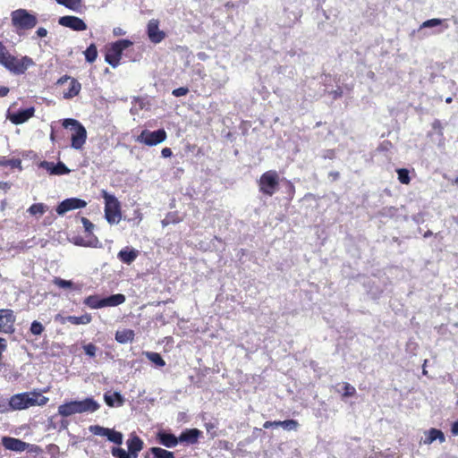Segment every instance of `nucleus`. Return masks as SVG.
Instances as JSON below:
<instances>
[{
	"instance_id": "nucleus-2",
	"label": "nucleus",
	"mask_w": 458,
	"mask_h": 458,
	"mask_svg": "<svg viewBox=\"0 0 458 458\" xmlns=\"http://www.w3.org/2000/svg\"><path fill=\"white\" fill-rule=\"evenodd\" d=\"M49 399L41 394L38 390L16 394L9 399L11 411L26 410L32 406H44Z\"/></svg>"
},
{
	"instance_id": "nucleus-63",
	"label": "nucleus",
	"mask_w": 458,
	"mask_h": 458,
	"mask_svg": "<svg viewBox=\"0 0 458 458\" xmlns=\"http://www.w3.org/2000/svg\"><path fill=\"white\" fill-rule=\"evenodd\" d=\"M168 223H169V222H165V220H164V221H162V224H163L164 225H167Z\"/></svg>"
},
{
	"instance_id": "nucleus-52",
	"label": "nucleus",
	"mask_w": 458,
	"mask_h": 458,
	"mask_svg": "<svg viewBox=\"0 0 458 458\" xmlns=\"http://www.w3.org/2000/svg\"><path fill=\"white\" fill-rule=\"evenodd\" d=\"M328 176L331 178L332 181L335 182L339 179L340 174H339V172L332 171L329 173Z\"/></svg>"
},
{
	"instance_id": "nucleus-10",
	"label": "nucleus",
	"mask_w": 458,
	"mask_h": 458,
	"mask_svg": "<svg viewBox=\"0 0 458 458\" xmlns=\"http://www.w3.org/2000/svg\"><path fill=\"white\" fill-rule=\"evenodd\" d=\"M81 221L84 226L87 240L81 239L77 241L76 243L84 247H97L98 243V239L93 233V230L95 227L94 224L84 216L81 217Z\"/></svg>"
},
{
	"instance_id": "nucleus-45",
	"label": "nucleus",
	"mask_w": 458,
	"mask_h": 458,
	"mask_svg": "<svg viewBox=\"0 0 458 458\" xmlns=\"http://www.w3.org/2000/svg\"><path fill=\"white\" fill-rule=\"evenodd\" d=\"M83 349L87 355H89V357H95L97 352V347L95 344L89 343L84 345Z\"/></svg>"
},
{
	"instance_id": "nucleus-60",
	"label": "nucleus",
	"mask_w": 458,
	"mask_h": 458,
	"mask_svg": "<svg viewBox=\"0 0 458 458\" xmlns=\"http://www.w3.org/2000/svg\"><path fill=\"white\" fill-rule=\"evenodd\" d=\"M432 234V232L431 231H427L425 233H424V237L427 238L428 236H430Z\"/></svg>"
},
{
	"instance_id": "nucleus-44",
	"label": "nucleus",
	"mask_w": 458,
	"mask_h": 458,
	"mask_svg": "<svg viewBox=\"0 0 458 458\" xmlns=\"http://www.w3.org/2000/svg\"><path fill=\"white\" fill-rule=\"evenodd\" d=\"M443 20L441 19H430V20H428V21H425L420 28H431V27H435V26H437V25H441L443 23Z\"/></svg>"
},
{
	"instance_id": "nucleus-59",
	"label": "nucleus",
	"mask_w": 458,
	"mask_h": 458,
	"mask_svg": "<svg viewBox=\"0 0 458 458\" xmlns=\"http://www.w3.org/2000/svg\"><path fill=\"white\" fill-rule=\"evenodd\" d=\"M452 102H453V98L448 97V98H445V103L450 104Z\"/></svg>"
},
{
	"instance_id": "nucleus-32",
	"label": "nucleus",
	"mask_w": 458,
	"mask_h": 458,
	"mask_svg": "<svg viewBox=\"0 0 458 458\" xmlns=\"http://www.w3.org/2000/svg\"><path fill=\"white\" fill-rule=\"evenodd\" d=\"M153 458H175L174 454L161 447H152L150 449Z\"/></svg>"
},
{
	"instance_id": "nucleus-62",
	"label": "nucleus",
	"mask_w": 458,
	"mask_h": 458,
	"mask_svg": "<svg viewBox=\"0 0 458 458\" xmlns=\"http://www.w3.org/2000/svg\"><path fill=\"white\" fill-rule=\"evenodd\" d=\"M439 123H440L439 121H435L433 123L434 128H436V124H439Z\"/></svg>"
},
{
	"instance_id": "nucleus-58",
	"label": "nucleus",
	"mask_w": 458,
	"mask_h": 458,
	"mask_svg": "<svg viewBox=\"0 0 458 458\" xmlns=\"http://www.w3.org/2000/svg\"><path fill=\"white\" fill-rule=\"evenodd\" d=\"M229 445H230V443H229V442H227V441H224V448H225V449H229V448H230V447H229Z\"/></svg>"
},
{
	"instance_id": "nucleus-21",
	"label": "nucleus",
	"mask_w": 458,
	"mask_h": 458,
	"mask_svg": "<svg viewBox=\"0 0 458 458\" xmlns=\"http://www.w3.org/2000/svg\"><path fill=\"white\" fill-rule=\"evenodd\" d=\"M78 412H94L98 411L100 405L91 397H88L82 401H76Z\"/></svg>"
},
{
	"instance_id": "nucleus-11",
	"label": "nucleus",
	"mask_w": 458,
	"mask_h": 458,
	"mask_svg": "<svg viewBox=\"0 0 458 458\" xmlns=\"http://www.w3.org/2000/svg\"><path fill=\"white\" fill-rule=\"evenodd\" d=\"M15 319L13 310L10 309L0 310V332L13 334Z\"/></svg>"
},
{
	"instance_id": "nucleus-13",
	"label": "nucleus",
	"mask_w": 458,
	"mask_h": 458,
	"mask_svg": "<svg viewBox=\"0 0 458 458\" xmlns=\"http://www.w3.org/2000/svg\"><path fill=\"white\" fill-rule=\"evenodd\" d=\"M87 206V202L84 199L78 198H70L63 200L56 207V212L62 216L66 212L73 209L82 208Z\"/></svg>"
},
{
	"instance_id": "nucleus-3",
	"label": "nucleus",
	"mask_w": 458,
	"mask_h": 458,
	"mask_svg": "<svg viewBox=\"0 0 458 458\" xmlns=\"http://www.w3.org/2000/svg\"><path fill=\"white\" fill-rule=\"evenodd\" d=\"M64 128L72 131L71 147L74 149L82 148L87 140V131L85 127L76 119L66 118L62 122Z\"/></svg>"
},
{
	"instance_id": "nucleus-53",
	"label": "nucleus",
	"mask_w": 458,
	"mask_h": 458,
	"mask_svg": "<svg viewBox=\"0 0 458 458\" xmlns=\"http://www.w3.org/2000/svg\"><path fill=\"white\" fill-rule=\"evenodd\" d=\"M9 93V88L2 86L0 87V98L7 96Z\"/></svg>"
},
{
	"instance_id": "nucleus-30",
	"label": "nucleus",
	"mask_w": 458,
	"mask_h": 458,
	"mask_svg": "<svg viewBox=\"0 0 458 458\" xmlns=\"http://www.w3.org/2000/svg\"><path fill=\"white\" fill-rule=\"evenodd\" d=\"M144 355L148 358L149 361L155 364L157 367H165V361L162 358V356L158 352H145Z\"/></svg>"
},
{
	"instance_id": "nucleus-4",
	"label": "nucleus",
	"mask_w": 458,
	"mask_h": 458,
	"mask_svg": "<svg viewBox=\"0 0 458 458\" xmlns=\"http://www.w3.org/2000/svg\"><path fill=\"white\" fill-rule=\"evenodd\" d=\"M101 196L105 200V218L110 225L118 224L122 219L120 201L105 190L101 191Z\"/></svg>"
},
{
	"instance_id": "nucleus-46",
	"label": "nucleus",
	"mask_w": 458,
	"mask_h": 458,
	"mask_svg": "<svg viewBox=\"0 0 458 458\" xmlns=\"http://www.w3.org/2000/svg\"><path fill=\"white\" fill-rule=\"evenodd\" d=\"M189 93V89L187 87H180L172 91L173 96L179 98L185 96Z\"/></svg>"
},
{
	"instance_id": "nucleus-26",
	"label": "nucleus",
	"mask_w": 458,
	"mask_h": 458,
	"mask_svg": "<svg viewBox=\"0 0 458 458\" xmlns=\"http://www.w3.org/2000/svg\"><path fill=\"white\" fill-rule=\"evenodd\" d=\"M144 443L137 435H131L127 440V452L140 453L143 449Z\"/></svg>"
},
{
	"instance_id": "nucleus-20",
	"label": "nucleus",
	"mask_w": 458,
	"mask_h": 458,
	"mask_svg": "<svg viewBox=\"0 0 458 458\" xmlns=\"http://www.w3.org/2000/svg\"><path fill=\"white\" fill-rule=\"evenodd\" d=\"M200 437H202V431L199 429L188 428L181 433L179 436V442L186 443L188 445H195L199 442Z\"/></svg>"
},
{
	"instance_id": "nucleus-8",
	"label": "nucleus",
	"mask_w": 458,
	"mask_h": 458,
	"mask_svg": "<svg viewBox=\"0 0 458 458\" xmlns=\"http://www.w3.org/2000/svg\"><path fill=\"white\" fill-rule=\"evenodd\" d=\"M259 191L267 196H273L279 186V175L276 170H268L261 174L258 181Z\"/></svg>"
},
{
	"instance_id": "nucleus-64",
	"label": "nucleus",
	"mask_w": 458,
	"mask_h": 458,
	"mask_svg": "<svg viewBox=\"0 0 458 458\" xmlns=\"http://www.w3.org/2000/svg\"><path fill=\"white\" fill-rule=\"evenodd\" d=\"M455 182L458 185V177L455 179Z\"/></svg>"
},
{
	"instance_id": "nucleus-27",
	"label": "nucleus",
	"mask_w": 458,
	"mask_h": 458,
	"mask_svg": "<svg viewBox=\"0 0 458 458\" xmlns=\"http://www.w3.org/2000/svg\"><path fill=\"white\" fill-rule=\"evenodd\" d=\"M104 400L109 407L122 406L123 404V397L118 392H114L111 394H105Z\"/></svg>"
},
{
	"instance_id": "nucleus-43",
	"label": "nucleus",
	"mask_w": 458,
	"mask_h": 458,
	"mask_svg": "<svg viewBox=\"0 0 458 458\" xmlns=\"http://www.w3.org/2000/svg\"><path fill=\"white\" fill-rule=\"evenodd\" d=\"M356 394V389L349 383H344V392L342 396L344 398L353 396Z\"/></svg>"
},
{
	"instance_id": "nucleus-23",
	"label": "nucleus",
	"mask_w": 458,
	"mask_h": 458,
	"mask_svg": "<svg viewBox=\"0 0 458 458\" xmlns=\"http://www.w3.org/2000/svg\"><path fill=\"white\" fill-rule=\"evenodd\" d=\"M157 440L161 445H165V447L172 448L176 446L177 444L179 443V437H176L172 433L160 431L157 433Z\"/></svg>"
},
{
	"instance_id": "nucleus-12",
	"label": "nucleus",
	"mask_w": 458,
	"mask_h": 458,
	"mask_svg": "<svg viewBox=\"0 0 458 458\" xmlns=\"http://www.w3.org/2000/svg\"><path fill=\"white\" fill-rule=\"evenodd\" d=\"M2 445L6 450L14 451L21 453L30 447H33V445L26 443L19 438L12 437H3L1 440ZM32 448H30V451Z\"/></svg>"
},
{
	"instance_id": "nucleus-25",
	"label": "nucleus",
	"mask_w": 458,
	"mask_h": 458,
	"mask_svg": "<svg viewBox=\"0 0 458 458\" xmlns=\"http://www.w3.org/2000/svg\"><path fill=\"white\" fill-rule=\"evenodd\" d=\"M58 413L62 417H69L73 414L79 413L78 408L76 404V401H70L64 404L59 405L58 407Z\"/></svg>"
},
{
	"instance_id": "nucleus-54",
	"label": "nucleus",
	"mask_w": 458,
	"mask_h": 458,
	"mask_svg": "<svg viewBox=\"0 0 458 458\" xmlns=\"http://www.w3.org/2000/svg\"><path fill=\"white\" fill-rule=\"evenodd\" d=\"M206 430L209 433L216 428V425L212 422L205 423Z\"/></svg>"
},
{
	"instance_id": "nucleus-6",
	"label": "nucleus",
	"mask_w": 458,
	"mask_h": 458,
	"mask_svg": "<svg viewBox=\"0 0 458 458\" xmlns=\"http://www.w3.org/2000/svg\"><path fill=\"white\" fill-rule=\"evenodd\" d=\"M126 298L123 293H116L108 297L101 298L98 294H92L83 300V304L90 309H102L104 307H116L123 304Z\"/></svg>"
},
{
	"instance_id": "nucleus-33",
	"label": "nucleus",
	"mask_w": 458,
	"mask_h": 458,
	"mask_svg": "<svg viewBox=\"0 0 458 458\" xmlns=\"http://www.w3.org/2000/svg\"><path fill=\"white\" fill-rule=\"evenodd\" d=\"M85 59L89 63H93L98 57V49L94 43L90 44L84 51Z\"/></svg>"
},
{
	"instance_id": "nucleus-28",
	"label": "nucleus",
	"mask_w": 458,
	"mask_h": 458,
	"mask_svg": "<svg viewBox=\"0 0 458 458\" xmlns=\"http://www.w3.org/2000/svg\"><path fill=\"white\" fill-rule=\"evenodd\" d=\"M134 335V332L131 329L118 330L115 333V340L120 344H126L133 341Z\"/></svg>"
},
{
	"instance_id": "nucleus-61",
	"label": "nucleus",
	"mask_w": 458,
	"mask_h": 458,
	"mask_svg": "<svg viewBox=\"0 0 458 458\" xmlns=\"http://www.w3.org/2000/svg\"><path fill=\"white\" fill-rule=\"evenodd\" d=\"M0 186L3 187V188H8V183L7 182H0Z\"/></svg>"
},
{
	"instance_id": "nucleus-42",
	"label": "nucleus",
	"mask_w": 458,
	"mask_h": 458,
	"mask_svg": "<svg viewBox=\"0 0 458 458\" xmlns=\"http://www.w3.org/2000/svg\"><path fill=\"white\" fill-rule=\"evenodd\" d=\"M285 186H286V195H287L286 199L289 201H292L295 196V186L289 180L285 181Z\"/></svg>"
},
{
	"instance_id": "nucleus-41",
	"label": "nucleus",
	"mask_w": 458,
	"mask_h": 458,
	"mask_svg": "<svg viewBox=\"0 0 458 458\" xmlns=\"http://www.w3.org/2000/svg\"><path fill=\"white\" fill-rule=\"evenodd\" d=\"M280 426L287 430H296L299 427V423L295 420H280Z\"/></svg>"
},
{
	"instance_id": "nucleus-38",
	"label": "nucleus",
	"mask_w": 458,
	"mask_h": 458,
	"mask_svg": "<svg viewBox=\"0 0 458 458\" xmlns=\"http://www.w3.org/2000/svg\"><path fill=\"white\" fill-rule=\"evenodd\" d=\"M56 2L71 10H77L81 4V0H56Z\"/></svg>"
},
{
	"instance_id": "nucleus-48",
	"label": "nucleus",
	"mask_w": 458,
	"mask_h": 458,
	"mask_svg": "<svg viewBox=\"0 0 458 458\" xmlns=\"http://www.w3.org/2000/svg\"><path fill=\"white\" fill-rule=\"evenodd\" d=\"M7 349V342L4 338L0 337V360L2 359L3 352Z\"/></svg>"
},
{
	"instance_id": "nucleus-29",
	"label": "nucleus",
	"mask_w": 458,
	"mask_h": 458,
	"mask_svg": "<svg viewBox=\"0 0 458 458\" xmlns=\"http://www.w3.org/2000/svg\"><path fill=\"white\" fill-rule=\"evenodd\" d=\"M111 454L114 458H138L139 453L137 452H126L121 447H113Z\"/></svg>"
},
{
	"instance_id": "nucleus-36",
	"label": "nucleus",
	"mask_w": 458,
	"mask_h": 458,
	"mask_svg": "<svg viewBox=\"0 0 458 458\" xmlns=\"http://www.w3.org/2000/svg\"><path fill=\"white\" fill-rule=\"evenodd\" d=\"M106 437L109 441L116 445H121L123 443V434L121 432L109 428V432H107Z\"/></svg>"
},
{
	"instance_id": "nucleus-1",
	"label": "nucleus",
	"mask_w": 458,
	"mask_h": 458,
	"mask_svg": "<svg viewBox=\"0 0 458 458\" xmlns=\"http://www.w3.org/2000/svg\"><path fill=\"white\" fill-rule=\"evenodd\" d=\"M0 64L14 74H23L34 65V61L28 55L17 58L11 55L4 44L0 41Z\"/></svg>"
},
{
	"instance_id": "nucleus-15",
	"label": "nucleus",
	"mask_w": 458,
	"mask_h": 458,
	"mask_svg": "<svg viewBox=\"0 0 458 458\" xmlns=\"http://www.w3.org/2000/svg\"><path fill=\"white\" fill-rule=\"evenodd\" d=\"M147 33L149 40L155 44L160 43L165 38V33L159 30V21L156 19H152L148 21Z\"/></svg>"
},
{
	"instance_id": "nucleus-17",
	"label": "nucleus",
	"mask_w": 458,
	"mask_h": 458,
	"mask_svg": "<svg viewBox=\"0 0 458 458\" xmlns=\"http://www.w3.org/2000/svg\"><path fill=\"white\" fill-rule=\"evenodd\" d=\"M55 321H58L61 324H65L69 322L72 325H88L92 321V317L89 313H85L81 316H62L60 314L55 316Z\"/></svg>"
},
{
	"instance_id": "nucleus-22",
	"label": "nucleus",
	"mask_w": 458,
	"mask_h": 458,
	"mask_svg": "<svg viewBox=\"0 0 458 458\" xmlns=\"http://www.w3.org/2000/svg\"><path fill=\"white\" fill-rule=\"evenodd\" d=\"M138 255L137 250L125 247L118 252L117 257L123 263L130 265L137 259Z\"/></svg>"
},
{
	"instance_id": "nucleus-5",
	"label": "nucleus",
	"mask_w": 458,
	"mask_h": 458,
	"mask_svg": "<svg viewBox=\"0 0 458 458\" xmlns=\"http://www.w3.org/2000/svg\"><path fill=\"white\" fill-rule=\"evenodd\" d=\"M11 21L13 27L16 30L18 34H20L21 30H29L35 28L38 23L36 15L21 8L11 13Z\"/></svg>"
},
{
	"instance_id": "nucleus-9",
	"label": "nucleus",
	"mask_w": 458,
	"mask_h": 458,
	"mask_svg": "<svg viewBox=\"0 0 458 458\" xmlns=\"http://www.w3.org/2000/svg\"><path fill=\"white\" fill-rule=\"evenodd\" d=\"M166 138L167 134L165 129H158L154 131L146 129L143 130L136 138V141L146 146L152 147L162 143L166 140Z\"/></svg>"
},
{
	"instance_id": "nucleus-16",
	"label": "nucleus",
	"mask_w": 458,
	"mask_h": 458,
	"mask_svg": "<svg viewBox=\"0 0 458 458\" xmlns=\"http://www.w3.org/2000/svg\"><path fill=\"white\" fill-rule=\"evenodd\" d=\"M70 80V86L67 91L64 92V98L70 99L79 95L81 85V83L74 78H71L68 75H64L61 77L57 81V84H64L65 81Z\"/></svg>"
},
{
	"instance_id": "nucleus-57",
	"label": "nucleus",
	"mask_w": 458,
	"mask_h": 458,
	"mask_svg": "<svg viewBox=\"0 0 458 458\" xmlns=\"http://www.w3.org/2000/svg\"><path fill=\"white\" fill-rule=\"evenodd\" d=\"M50 140H51L52 141H55V131H54V130H53V129H52L51 133H50Z\"/></svg>"
},
{
	"instance_id": "nucleus-51",
	"label": "nucleus",
	"mask_w": 458,
	"mask_h": 458,
	"mask_svg": "<svg viewBox=\"0 0 458 458\" xmlns=\"http://www.w3.org/2000/svg\"><path fill=\"white\" fill-rule=\"evenodd\" d=\"M36 34L39 37V38H44L47 35V30L43 28V27H40L36 31Z\"/></svg>"
},
{
	"instance_id": "nucleus-49",
	"label": "nucleus",
	"mask_w": 458,
	"mask_h": 458,
	"mask_svg": "<svg viewBox=\"0 0 458 458\" xmlns=\"http://www.w3.org/2000/svg\"><path fill=\"white\" fill-rule=\"evenodd\" d=\"M161 155L165 158L170 157L173 155L172 149L168 147H165L161 150Z\"/></svg>"
},
{
	"instance_id": "nucleus-18",
	"label": "nucleus",
	"mask_w": 458,
	"mask_h": 458,
	"mask_svg": "<svg viewBox=\"0 0 458 458\" xmlns=\"http://www.w3.org/2000/svg\"><path fill=\"white\" fill-rule=\"evenodd\" d=\"M34 114L35 108L31 106L26 109L18 110L17 112L11 114L9 115V119L13 124H21L33 117Z\"/></svg>"
},
{
	"instance_id": "nucleus-35",
	"label": "nucleus",
	"mask_w": 458,
	"mask_h": 458,
	"mask_svg": "<svg viewBox=\"0 0 458 458\" xmlns=\"http://www.w3.org/2000/svg\"><path fill=\"white\" fill-rule=\"evenodd\" d=\"M53 284L63 289H72L73 288V283L70 280H64L61 277H54L52 280Z\"/></svg>"
},
{
	"instance_id": "nucleus-50",
	"label": "nucleus",
	"mask_w": 458,
	"mask_h": 458,
	"mask_svg": "<svg viewBox=\"0 0 458 458\" xmlns=\"http://www.w3.org/2000/svg\"><path fill=\"white\" fill-rule=\"evenodd\" d=\"M280 426V420H276V421H266L264 424H263V427L265 428H269L271 427H278Z\"/></svg>"
},
{
	"instance_id": "nucleus-56",
	"label": "nucleus",
	"mask_w": 458,
	"mask_h": 458,
	"mask_svg": "<svg viewBox=\"0 0 458 458\" xmlns=\"http://www.w3.org/2000/svg\"><path fill=\"white\" fill-rule=\"evenodd\" d=\"M342 95H343V91L341 89H338L334 91L335 98H340V97H342Z\"/></svg>"
},
{
	"instance_id": "nucleus-19",
	"label": "nucleus",
	"mask_w": 458,
	"mask_h": 458,
	"mask_svg": "<svg viewBox=\"0 0 458 458\" xmlns=\"http://www.w3.org/2000/svg\"><path fill=\"white\" fill-rule=\"evenodd\" d=\"M40 167L46 169L50 174L63 175L70 173V169L63 163L43 161L40 163Z\"/></svg>"
},
{
	"instance_id": "nucleus-37",
	"label": "nucleus",
	"mask_w": 458,
	"mask_h": 458,
	"mask_svg": "<svg viewBox=\"0 0 458 458\" xmlns=\"http://www.w3.org/2000/svg\"><path fill=\"white\" fill-rule=\"evenodd\" d=\"M398 174V180L403 184H409L411 182V178L409 175V170L406 168H398L396 170Z\"/></svg>"
},
{
	"instance_id": "nucleus-31",
	"label": "nucleus",
	"mask_w": 458,
	"mask_h": 458,
	"mask_svg": "<svg viewBox=\"0 0 458 458\" xmlns=\"http://www.w3.org/2000/svg\"><path fill=\"white\" fill-rule=\"evenodd\" d=\"M0 166L21 169V160L19 158L0 157Z\"/></svg>"
},
{
	"instance_id": "nucleus-34",
	"label": "nucleus",
	"mask_w": 458,
	"mask_h": 458,
	"mask_svg": "<svg viewBox=\"0 0 458 458\" xmlns=\"http://www.w3.org/2000/svg\"><path fill=\"white\" fill-rule=\"evenodd\" d=\"M47 209V207L44 203L32 204L28 212L32 216H42Z\"/></svg>"
},
{
	"instance_id": "nucleus-55",
	"label": "nucleus",
	"mask_w": 458,
	"mask_h": 458,
	"mask_svg": "<svg viewBox=\"0 0 458 458\" xmlns=\"http://www.w3.org/2000/svg\"><path fill=\"white\" fill-rule=\"evenodd\" d=\"M451 430L454 435H455V436L458 435V421H455L454 423H453Z\"/></svg>"
},
{
	"instance_id": "nucleus-14",
	"label": "nucleus",
	"mask_w": 458,
	"mask_h": 458,
	"mask_svg": "<svg viewBox=\"0 0 458 458\" xmlns=\"http://www.w3.org/2000/svg\"><path fill=\"white\" fill-rule=\"evenodd\" d=\"M59 24L72 29L75 31H83L87 30V24L84 21L77 16L66 15L59 19Z\"/></svg>"
},
{
	"instance_id": "nucleus-39",
	"label": "nucleus",
	"mask_w": 458,
	"mask_h": 458,
	"mask_svg": "<svg viewBox=\"0 0 458 458\" xmlns=\"http://www.w3.org/2000/svg\"><path fill=\"white\" fill-rule=\"evenodd\" d=\"M44 329H45L44 326L37 320H34L31 323L30 327V331L33 335H41L43 333Z\"/></svg>"
},
{
	"instance_id": "nucleus-47",
	"label": "nucleus",
	"mask_w": 458,
	"mask_h": 458,
	"mask_svg": "<svg viewBox=\"0 0 458 458\" xmlns=\"http://www.w3.org/2000/svg\"><path fill=\"white\" fill-rule=\"evenodd\" d=\"M11 411L9 401L6 402L4 399L0 397V413H6Z\"/></svg>"
},
{
	"instance_id": "nucleus-24",
	"label": "nucleus",
	"mask_w": 458,
	"mask_h": 458,
	"mask_svg": "<svg viewBox=\"0 0 458 458\" xmlns=\"http://www.w3.org/2000/svg\"><path fill=\"white\" fill-rule=\"evenodd\" d=\"M435 440H439L440 443L445 442V437L444 433L440 429L430 428L425 433L424 444L430 445Z\"/></svg>"
},
{
	"instance_id": "nucleus-7",
	"label": "nucleus",
	"mask_w": 458,
	"mask_h": 458,
	"mask_svg": "<svg viewBox=\"0 0 458 458\" xmlns=\"http://www.w3.org/2000/svg\"><path fill=\"white\" fill-rule=\"evenodd\" d=\"M131 45L132 42L129 39H119L112 43L110 46L106 47L105 61L112 67H117L120 64L123 52Z\"/></svg>"
},
{
	"instance_id": "nucleus-40",
	"label": "nucleus",
	"mask_w": 458,
	"mask_h": 458,
	"mask_svg": "<svg viewBox=\"0 0 458 458\" xmlns=\"http://www.w3.org/2000/svg\"><path fill=\"white\" fill-rule=\"evenodd\" d=\"M89 431L96 436L106 437L107 432H109V428L99 425H94L89 427Z\"/></svg>"
}]
</instances>
